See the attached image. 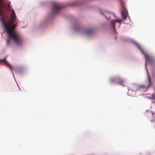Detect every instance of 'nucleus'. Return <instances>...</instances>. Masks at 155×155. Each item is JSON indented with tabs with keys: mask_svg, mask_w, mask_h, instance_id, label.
I'll return each instance as SVG.
<instances>
[{
	"mask_svg": "<svg viewBox=\"0 0 155 155\" xmlns=\"http://www.w3.org/2000/svg\"><path fill=\"white\" fill-rule=\"evenodd\" d=\"M15 18H11V19L8 24L5 23L6 27L3 25L6 30L9 39L12 40L17 44L19 45L22 42V40L21 36L14 32L15 25L14 24Z\"/></svg>",
	"mask_w": 155,
	"mask_h": 155,
	"instance_id": "f257e3e1",
	"label": "nucleus"
},
{
	"mask_svg": "<svg viewBox=\"0 0 155 155\" xmlns=\"http://www.w3.org/2000/svg\"><path fill=\"white\" fill-rule=\"evenodd\" d=\"M53 9L52 11V14H56L57 13L59 10L63 7V5L61 4L57 3H54L53 4Z\"/></svg>",
	"mask_w": 155,
	"mask_h": 155,
	"instance_id": "f03ea898",
	"label": "nucleus"
},
{
	"mask_svg": "<svg viewBox=\"0 0 155 155\" xmlns=\"http://www.w3.org/2000/svg\"><path fill=\"white\" fill-rule=\"evenodd\" d=\"M137 46L139 49L141 51L143 54H144L145 56V59L146 61H147L148 60H151L152 59V57L150 56L149 55L146 54L145 53L144 51L141 48L140 46L138 44H137Z\"/></svg>",
	"mask_w": 155,
	"mask_h": 155,
	"instance_id": "7ed1b4c3",
	"label": "nucleus"
},
{
	"mask_svg": "<svg viewBox=\"0 0 155 155\" xmlns=\"http://www.w3.org/2000/svg\"><path fill=\"white\" fill-rule=\"evenodd\" d=\"M116 80L118 82V84H120L123 86H125L124 84L125 83V81L124 80L120 78H117Z\"/></svg>",
	"mask_w": 155,
	"mask_h": 155,
	"instance_id": "20e7f679",
	"label": "nucleus"
},
{
	"mask_svg": "<svg viewBox=\"0 0 155 155\" xmlns=\"http://www.w3.org/2000/svg\"><path fill=\"white\" fill-rule=\"evenodd\" d=\"M121 16L124 19H126L127 18V15L125 10H123L121 12Z\"/></svg>",
	"mask_w": 155,
	"mask_h": 155,
	"instance_id": "39448f33",
	"label": "nucleus"
},
{
	"mask_svg": "<svg viewBox=\"0 0 155 155\" xmlns=\"http://www.w3.org/2000/svg\"><path fill=\"white\" fill-rule=\"evenodd\" d=\"M121 20L119 19H117L116 20L113 21H111V24L113 26L114 31H115V22H117L120 23L121 22Z\"/></svg>",
	"mask_w": 155,
	"mask_h": 155,
	"instance_id": "423d86ee",
	"label": "nucleus"
},
{
	"mask_svg": "<svg viewBox=\"0 0 155 155\" xmlns=\"http://www.w3.org/2000/svg\"><path fill=\"white\" fill-rule=\"evenodd\" d=\"M11 18L15 19L16 16V15L15 14V13L14 10L12 9L11 10Z\"/></svg>",
	"mask_w": 155,
	"mask_h": 155,
	"instance_id": "0eeeda50",
	"label": "nucleus"
},
{
	"mask_svg": "<svg viewBox=\"0 0 155 155\" xmlns=\"http://www.w3.org/2000/svg\"><path fill=\"white\" fill-rule=\"evenodd\" d=\"M0 61H3L4 62L6 63L7 64L8 66V67H9L10 69H11L10 64H9L7 62V61H6V58H5L4 59H3L1 60Z\"/></svg>",
	"mask_w": 155,
	"mask_h": 155,
	"instance_id": "6e6552de",
	"label": "nucleus"
},
{
	"mask_svg": "<svg viewBox=\"0 0 155 155\" xmlns=\"http://www.w3.org/2000/svg\"><path fill=\"white\" fill-rule=\"evenodd\" d=\"M93 32V31L92 29H90L89 31H87L86 32V34L88 35H90L92 34Z\"/></svg>",
	"mask_w": 155,
	"mask_h": 155,
	"instance_id": "1a4fd4ad",
	"label": "nucleus"
},
{
	"mask_svg": "<svg viewBox=\"0 0 155 155\" xmlns=\"http://www.w3.org/2000/svg\"><path fill=\"white\" fill-rule=\"evenodd\" d=\"M10 2H9L7 4L8 6V8L9 9H10L11 8L10 6Z\"/></svg>",
	"mask_w": 155,
	"mask_h": 155,
	"instance_id": "9d476101",
	"label": "nucleus"
},
{
	"mask_svg": "<svg viewBox=\"0 0 155 155\" xmlns=\"http://www.w3.org/2000/svg\"><path fill=\"white\" fill-rule=\"evenodd\" d=\"M9 39H8L7 40V43L8 44H9Z\"/></svg>",
	"mask_w": 155,
	"mask_h": 155,
	"instance_id": "9b49d317",
	"label": "nucleus"
},
{
	"mask_svg": "<svg viewBox=\"0 0 155 155\" xmlns=\"http://www.w3.org/2000/svg\"><path fill=\"white\" fill-rule=\"evenodd\" d=\"M114 81V79H111V81L112 82H113Z\"/></svg>",
	"mask_w": 155,
	"mask_h": 155,
	"instance_id": "f8f14e48",
	"label": "nucleus"
},
{
	"mask_svg": "<svg viewBox=\"0 0 155 155\" xmlns=\"http://www.w3.org/2000/svg\"><path fill=\"white\" fill-rule=\"evenodd\" d=\"M140 87H143V88L145 87V86H141Z\"/></svg>",
	"mask_w": 155,
	"mask_h": 155,
	"instance_id": "ddd939ff",
	"label": "nucleus"
},
{
	"mask_svg": "<svg viewBox=\"0 0 155 155\" xmlns=\"http://www.w3.org/2000/svg\"><path fill=\"white\" fill-rule=\"evenodd\" d=\"M145 66L146 67V62L145 63Z\"/></svg>",
	"mask_w": 155,
	"mask_h": 155,
	"instance_id": "4468645a",
	"label": "nucleus"
},
{
	"mask_svg": "<svg viewBox=\"0 0 155 155\" xmlns=\"http://www.w3.org/2000/svg\"><path fill=\"white\" fill-rule=\"evenodd\" d=\"M114 16L115 17H116L114 15Z\"/></svg>",
	"mask_w": 155,
	"mask_h": 155,
	"instance_id": "2eb2a0df",
	"label": "nucleus"
}]
</instances>
